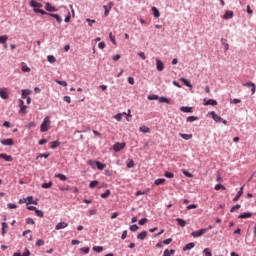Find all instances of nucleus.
I'll return each instance as SVG.
<instances>
[{
	"mask_svg": "<svg viewBox=\"0 0 256 256\" xmlns=\"http://www.w3.org/2000/svg\"><path fill=\"white\" fill-rule=\"evenodd\" d=\"M24 201L26 202V205H33V196H28L27 198H24Z\"/></svg>",
	"mask_w": 256,
	"mask_h": 256,
	"instance_id": "nucleus-28",
	"label": "nucleus"
},
{
	"mask_svg": "<svg viewBox=\"0 0 256 256\" xmlns=\"http://www.w3.org/2000/svg\"><path fill=\"white\" fill-rule=\"evenodd\" d=\"M127 167H128L129 169L135 167V161L129 160L128 163H127Z\"/></svg>",
	"mask_w": 256,
	"mask_h": 256,
	"instance_id": "nucleus-50",
	"label": "nucleus"
},
{
	"mask_svg": "<svg viewBox=\"0 0 256 256\" xmlns=\"http://www.w3.org/2000/svg\"><path fill=\"white\" fill-rule=\"evenodd\" d=\"M47 61H48L49 63H55V61H57V59H56L55 56H53V55H48V56H47Z\"/></svg>",
	"mask_w": 256,
	"mask_h": 256,
	"instance_id": "nucleus-40",
	"label": "nucleus"
},
{
	"mask_svg": "<svg viewBox=\"0 0 256 256\" xmlns=\"http://www.w3.org/2000/svg\"><path fill=\"white\" fill-rule=\"evenodd\" d=\"M156 69L157 71H163L165 69V64L159 59H156Z\"/></svg>",
	"mask_w": 256,
	"mask_h": 256,
	"instance_id": "nucleus-7",
	"label": "nucleus"
},
{
	"mask_svg": "<svg viewBox=\"0 0 256 256\" xmlns=\"http://www.w3.org/2000/svg\"><path fill=\"white\" fill-rule=\"evenodd\" d=\"M146 237H147V231H142L137 235V239H139L140 241L145 240Z\"/></svg>",
	"mask_w": 256,
	"mask_h": 256,
	"instance_id": "nucleus-18",
	"label": "nucleus"
},
{
	"mask_svg": "<svg viewBox=\"0 0 256 256\" xmlns=\"http://www.w3.org/2000/svg\"><path fill=\"white\" fill-rule=\"evenodd\" d=\"M180 111H182L183 113H193V108L189 106H182L180 108Z\"/></svg>",
	"mask_w": 256,
	"mask_h": 256,
	"instance_id": "nucleus-14",
	"label": "nucleus"
},
{
	"mask_svg": "<svg viewBox=\"0 0 256 256\" xmlns=\"http://www.w3.org/2000/svg\"><path fill=\"white\" fill-rule=\"evenodd\" d=\"M242 85H243V87L251 88L252 95H255V91H256L255 83H253V82H246V83H243Z\"/></svg>",
	"mask_w": 256,
	"mask_h": 256,
	"instance_id": "nucleus-5",
	"label": "nucleus"
},
{
	"mask_svg": "<svg viewBox=\"0 0 256 256\" xmlns=\"http://www.w3.org/2000/svg\"><path fill=\"white\" fill-rule=\"evenodd\" d=\"M80 251H82L83 253H85L86 255H88L90 249H89V247H83V248L80 249Z\"/></svg>",
	"mask_w": 256,
	"mask_h": 256,
	"instance_id": "nucleus-60",
	"label": "nucleus"
},
{
	"mask_svg": "<svg viewBox=\"0 0 256 256\" xmlns=\"http://www.w3.org/2000/svg\"><path fill=\"white\" fill-rule=\"evenodd\" d=\"M55 83L61 85L62 87H67V82L61 80H55Z\"/></svg>",
	"mask_w": 256,
	"mask_h": 256,
	"instance_id": "nucleus-48",
	"label": "nucleus"
},
{
	"mask_svg": "<svg viewBox=\"0 0 256 256\" xmlns=\"http://www.w3.org/2000/svg\"><path fill=\"white\" fill-rule=\"evenodd\" d=\"M180 81L186 86L189 87L190 89L193 88V85H191V82L185 78H180Z\"/></svg>",
	"mask_w": 256,
	"mask_h": 256,
	"instance_id": "nucleus-16",
	"label": "nucleus"
},
{
	"mask_svg": "<svg viewBox=\"0 0 256 256\" xmlns=\"http://www.w3.org/2000/svg\"><path fill=\"white\" fill-rule=\"evenodd\" d=\"M124 115H126V121H131L129 118L133 117V115H131V110L130 109H128L127 113L124 114Z\"/></svg>",
	"mask_w": 256,
	"mask_h": 256,
	"instance_id": "nucleus-56",
	"label": "nucleus"
},
{
	"mask_svg": "<svg viewBox=\"0 0 256 256\" xmlns=\"http://www.w3.org/2000/svg\"><path fill=\"white\" fill-rule=\"evenodd\" d=\"M8 209H17V205L13 203H8Z\"/></svg>",
	"mask_w": 256,
	"mask_h": 256,
	"instance_id": "nucleus-63",
	"label": "nucleus"
},
{
	"mask_svg": "<svg viewBox=\"0 0 256 256\" xmlns=\"http://www.w3.org/2000/svg\"><path fill=\"white\" fill-rule=\"evenodd\" d=\"M176 221L180 227H185L187 225V222L182 218H177Z\"/></svg>",
	"mask_w": 256,
	"mask_h": 256,
	"instance_id": "nucleus-22",
	"label": "nucleus"
},
{
	"mask_svg": "<svg viewBox=\"0 0 256 256\" xmlns=\"http://www.w3.org/2000/svg\"><path fill=\"white\" fill-rule=\"evenodd\" d=\"M138 56H140V58L143 59V61H145V59H147V56H145V52H139Z\"/></svg>",
	"mask_w": 256,
	"mask_h": 256,
	"instance_id": "nucleus-62",
	"label": "nucleus"
},
{
	"mask_svg": "<svg viewBox=\"0 0 256 256\" xmlns=\"http://www.w3.org/2000/svg\"><path fill=\"white\" fill-rule=\"evenodd\" d=\"M253 216L251 212H244L238 216V219H249Z\"/></svg>",
	"mask_w": 256,
	"mask_h": 256,
	"instance_id": "nucleus-11",
	"label": "nucleus"
},
{
	"mask_svg": "<svg viewBox=\"0 0 256 256\" xmlns=\"http://www.w3.org/2000/svg\"><path fill=\"white\" fill-rule=\"evenodd\" d=\"M49 129H51V119L49 116H46L40 126V131L41 133H46Z\"/></svg>",
	"mask_w": 256,
	"mask_h": 256,
	"instance_id": "nucleus-1",
	"label": "nucleus"
},
{
	"mask_svg": "<svg viewBox=\"0 0 256 256\" xmlns=\"http://www.w3.org/2000/svg\"><path fill=\"white\" fill-rule=\"evenodd\" d=\"M241 209V206L239 204H236L230 209V213H235V211Z\"/></svg>",
	"mask_w": 256,
	"mask_h": 256,
	"instance_id": "nucleus-44",
	"label": "nucleus"
},
{
	"mask_svg": "<svg viewBox=\"0 0 256 256\" xmlns=\"http://www.w3.org/2000/svg\"><path fill=\"white\" fill-rule=\"evenodd\" d=\"M49 153H46V154H39L36 159H48L49 158Z\"/></svg>",
	"mask_w": 256,
	"mask_h": 256,
	"instance_id": "nucleus-43",
	"label": "nucleus"
},
{
	"mask_svg": "<svg viewBox=\"0 0 256 256\" xmlns=\"http://www.w3.org/2000/svg\"><path fill=\"white\" fill-rule=\"evenodd\" d=\"M8 39L9 37L7 35L0 36V43H2V45H5Z\"/></svg>",
	"mask_w": 256,
	"mask_h": 256,
	"instance_id": "nucleus-33",
	"label": "nucleus"
},
{
	"mask_svg": "<svg viewBox=\"0 0 256 256\" xmlns=\"http://www.w3.org/2000/svg\"><path fill=\"white\" fill-rule=\"evenodd\" d=\"M43 245H45V241L43 239H39L36 241L37 247H43Z\"/></svg>",
	"mask_w": 256,
	"mask_h": 256,
	"instance_id": "nucleus-46",
	"label": "nucleus"
},
{
	"mask_svg": "<svg viewBox=\"0 0 256 256\" xmlns=\"http://www.w3.org/2000/svg\"><path fill=\"white\" fill-rule=\"evenodd\" d=\"M21 69H22L23 73H30L31 72V68H29V66H27V64L24 63V62L21 63Z\"/></svg>",
	"mask_w": 256,
	"mask_h": 256,
	"instance_id": "nucleus-13",
	"label": "nucleus"
},
{
	"mask_svg": "<svg viewBox=\"0 0 256 256\" xmlns=\"http://www.w3.org/2000/svg\"><path fill=\"white\" fill-rule=\"evenodd\" d=\"M55 177L60 181H67V177L64 174H56Z\"/></svg>",
	"mask_w": 256,
	"mask_h": 256,
	"instance_id": "nucleus-39",
	"label": "nucleus"
},
{
	"mask_svg": "<svg viewBox=\"0 0 256 256\" xmlns=\"http://www.w3.org/2000/svg\"><path fill=\"white\" fill-rule=\"evenodd\" d=\"M164 176L167 177L168 179H173V177H175V175L171 172H165Z\"/></svg>",
	"mask_w": 256,
	"mask_h": 256,
	"instance_id": "nucleus-52",
	"label": "nucleus"
},
{
	"mask_svg": "<svg viewBox=\"0 0 256 256\" xmlns=\"http://www.w3.org/2000/svg\"><path fill=\"white\" fill-rule=\"evenodd\" d=\"M152 12L156 19H158V17H161V13H159V9H157V7H152Z\"/></svg>",
	"mask_w": 256,
	"mask_h": 256,
	"instance_id": "nucleus-23",
	"label": "nucleus"
},
{
	"mask_svg": "<svg viewBox=\"0 0 256 256\" xmlns=\"http://www.w3.org/2000/svg\"><path fill=\"white\" fill-rule=\"evenodd\" d=\"M149 221V219H147V218H142V219H140L139 220V225H145L147 222Z\"/></svg>",
	"mask_w": 256,
	"mask_h": 256,
	"instance_id": "nucleus-54",
	"label": "nucleus"
},
{
	"mask_svg": "<svg viewBox=\"0 0 256 256\" xmlns=\"http://www.w3.org/2000/svg\"><path fill=\"white\" fill-rule=\"evenodd\" d=\"M138 230H139V226H137V224H134V225L130 226V231L135 232V231H138Z\"/></svg>",
	"mask_w": 256,
	"mask_h": 256,
	"instance_id": "nucleus-55",
	"label": "nucleus"
},
{
	"mask_svg": "<svg viewBox=\"0 0 256 256\" xmlns=\"http://www.w3.org/2000/svg\"><path fill=\"white\" fill-rule=\"evenodd\" d=\"M204 105H212V107H215V105H217V100L209 99L204 103Z\"/></svg>",
	"mask_w": 256,
	"mask_h": 256,
	"instance_id": "nucleus-24",
	"label": "nucleus"
},
{
	"mask_svg": "<svg viewBox=\"0 0 256 256\" xmlns=\"http://www.w3.org/2000/svg\"><path fill=\"white\" fill-rule=\"evenodd\" d=\"M20 113H23L24 115L27 114V106L26 105L20 107Z\"/></svg>",
	"mask_w": 256,
	"mask_h": 256,
	"instance_id": "nucleus-58",
	"label": "nucleus"
},
{
	"mask_svg": "<svg viewBox=\"0 0 256 256\" xmlns=\"http://www.w3.org/2000/svg\"><path fill=\"white\" fill-rule=\"evenodd\" d=\"M26 223L27 225H35V220H33V218H27Z\"/></svg>",
	"mask_w": 256,
	"mask_h": 256,
	"instance_id": "nucleus-53",
	"label": "nucleus"
},
{
	"mask_svg": "<svg viewBox=\"0 0 256 256\" xmlns=\"http://www.w3.org/2000/svg\"><path fill=\"white\" fill-rule=\"evenodd\" d=\"M208 231H209V229L203 228V229L192 232L191 235H192V237L197 238V237H201V236L205 235V233H207Z\"/></svg>",
	"mask_w": 256,
	"mask_h": 256,
	"instance_id": "nucleus-3",
	"label": "nucleus"
},
{
	"mask_svg": "<svg viewBox=\"0 0 256 256\" xmlns=\"http://www.w3.org/2000/svg\"><path fill=\"white\" fill-rule=\"evenodd\" d=\"M93 251H95L96 253H102L103 246H94Z\"/></svg>",
	"mask_w": 256,
	"mask_h": 256,
	"instance_id": "nucleus-42",
	"label": "nucleus"
},
{
	"mask_svg": "<svg viewBox=\"0 0 256 256\" xmlns=\"http://www.w3.org/2000/svg\"><path fill=\"white\" fill-rule=\"evenodd\" d=\"M35 213H36L37 217H43V215H44L43 211H41V210H39L37 208L35 210Z\"/></svg>",
	"mask_w": 256,
	"mask_h": 256,
	"instance_id": "nucleus-57",
	"label": "nucleus"
},
{
	"mask_svg": "<svg viewBox=\"0 0 256 256\" xmlns=\"http://www.w3.org/2000/svg\"><path fill=\"white\" fill-rule=\"evenodd\" d=\"M95 164H96L97 169H99V171H103V169H105V167H107L106 164H103L99 161H96Z\"/></svg>",
	"mask_w": 256,
	"mask_h": 256,
	"instance_id": "nucleus-19",
	"label": "nucleus"
},
{
	"mask_svg": "<svg viewBox=\"0 0 256 256\" xmlns=\"http://www.w3.org/2000/svg\"><path fill=\"white\" fill-rule=\"evenodd\" d=\"M188 211H191V209H197V204H190L187 206Z\"/></svg>",
	"mask_w": 256,
	"mask_h": 256,
	"instance_id": "nucleus-61",
	"label": "nucleus"
},
{
	"mask_svg": "<svg viewBox=\"0 0 256 256\" xmlns=\"http://www.w3.org/2000/svg\"><path fill=\"white\" fill-rule=\"evenodd\" d=\"M0 159H5L8 162L13 161V156L7 154H0Z\"/></svg>",
	"mask_w": 256,
	"mask_h": 256,
	"instance_id": "nucleus-15",
	"label": "nucleus"
},
{
	"mask_svg": "<svg viewBox=\"0 0 256 256\" xmlns=\"http://www.w3.org/2000/svg\"><path fill=\"white\" fill-rule=\"evenodd\" d=\"M53 187V182L43 183L42 189H51Z\"/></svg>",
	"mask_w": 256,
	"mask_h": 256,
	"instance_id": "nucleus-27",
	"label": "nucleus"
},
{
	"mask_svg": "<svg viewBox=\"0 0 256 256\" xmlns=\"http://www.w3.org/2000/svg\"><path fill=\"white\" fill-rule=\"evenodd\" d=\"M36 125L37 124L35 122H30V123H28V125L26 127H27V129H31V128L35 127Z\"/></svg>",
	"mask_w": 256,
	"mask_h": 256,
	"instance_id": "nucleus-64",
	"label": "nucleus"
},
{
	"mask_svg": "<svg viewBox=\"0 0 256 256\" xmlns=\"http://www.w3.org/2000/svg\"><path fill=\"white\" fill-rule=\"evenodd\" d=\"M158 100H159V103H169V100L166 97H163V96L158 98Z\"/></svg>",
	"mask_w": 256,
	"mask_h": 256,
	"instance_id": "nucleus-51",
	"label": "nucleus"
},
{
	"mask_svg": "<svg viewBox=\"0 0 256 256\" xmlns=\"http://www.w3.org/2000/svg\"><path fill=\"white\" fill-rule=\"evenodd\" d=\"M171 255H175V250H170L166 249L163 253V256H171Z\"/></svg>",
	"mask_w": 256,
	"mask_h": 256,
	"instance_id": "nucleus-32",
	"label": "nucleus"
},
{
	"mask_svg": "<svg viewBox=\"0 0 256 256\" xmlns=\"http://www.w3.org/2000/svg\"><path fill=\"white\" fill-rule=\"evenodd\" d=\"M233 17V11H226L224 14V19H232Z\"/></svg>",
	"mask_w": 256,
	"mask_h": 256,
	"instance_id": "nucleus-36",
	"label": "nucleus"
},
{
	"mask_svg": "<svg viewBox=\"0 0 256 256\" xmlns=\"http://www.w3.org/2000/svg\"><path fill=\"white\" fill-rule=\"evenodd\" d=\"M155 185H163V183H165V179L163 178H159L155 180Z\"/></svg>",
	"mask_w": 256,
	"mask_h": 256,
	"instance_id": "nucleus-45",
	"label": "nucleus"
},
{
	"mask_svg": "<svg viewBox=\"0 0 256 256\" xmlns=\"http://www.w3.org/2000/svg\"><path fill=\"white\" fill-rule=\"evenodd\" d=\"M139 131L141 132V133H150V129H149V127H147V126H141L140 128H139Z\"/></svg>",
	"mask_w": 256,
	"mask_h": 256,
	"instance_id": "nucleus-29",
	"label": "nucleus"
},
{
	"mask_svg": "<svg viewBox=\"0 0 256 256\" xmlns=\"http://www.w3.org/2000/svg\"><path fill=\"white\" fill-rule=\"evenodd\" d=\"M30 7H33V9H41V7H43V4H41L35 0H32L30 2Z\"/></svg>",
	"mask_w": 256,
	"mask_h": 256,
	"instance_id": "nucleus-10",
	"label": "nucleus"
},
{
	"mask_svg": "<svg viewBox=\"0 0 256 256\" xmlns=\"http://www.w3.org/2000/svg\"><path fill=\"white\" fill-rule=\"evenodd\" d=\"M193 247H195V243L190 242V243H188V244L184 247V251H189V250L193 249Z\"/></svg>",
	"mask_w": 256,
	"mask_h": 256,
	"instance_id": "nucleus-30",
	"label": "nucleus"
},
{
	"mask_svg": "<svg viewBox=\"0 0 256 256\" xmlns=\"http://www.w3.org/2000/svg\"><path fill=\"white\" fill-rule=\"evenodd\" d=\"M157 99H159V96H157V95H149L148 96L149 101H157Z\"/></svg>",
	"mask_w": 256,
	"mask_h": 256,
	"instance_id": "nucleus-49",
	"label": "nucleus"
},
{
	"mask_svg": "<svg viewBox=\"0 0 256 256\" xmlns=\"http://www.w3.org/2000/svg\"><path fill=\"white\" fill-rule=\"evenodd\" d=\"M0 97H1V99H9V89L8 88H0Z\"/></svg>",
	"mask_w": 256,
	"mask_h": 256,
	"instance_id": "nucleus-4",
	"label": "nucleus"
},
{
	"mask_svg": "<svg viewBox=\"0 0 256 256\" xmlns=\"http://www.w3.org/2000/svg\"><path fill=\"white\" fill-rule=\"evenodd\" d=\"M162 243L164 245H170V243H173V239L172 238H168V239L164 240Z\"/></svg>",
	"mask_w": 256,
	"mask_h": 256,
	"instance_id": "nucleus-59",
	"label": "nucleus"
},
{
	"mask_svg": "<svg viewBox=\"0 0 256 256\" xmlns=\"http://www.w3.org/2000/svg\"><path fill=\"white\" fill-rule=\"evenodd\" d=\"M199 120V118L197 117V116H189L187 119H186V121L188 122V123H193V121H198Z\"/></svg>",
	"mask_w": 256,
	"mask_h": 256,
	"instance_id": "nucleus-34",
	"label": "nucleus"
},
{
	"mask_svg": "<svg viewBox=\"0 0 256 256\" xmlns=\"http://www.w3.org/2000/svg\"><path fill=\"white\" fill-rule=\"evenodd\" d=\"M28 95H31V90L29 89L22 90V99H27Z\"/></svg>",
	"mask_w": 256,
	"mask_h": 256,
	"instance_id": "nucleus-21",
	"label": "nucleus"
},
{
	"mask_svg": "<svg viewBox=\"0 0 256 256\" xmlns=\"http://www.w3.org/2000/svg\"><path fill=\"white\" fill-rule=\"evenodd\" d=\"M243 189H244V186H242L240 188V190L238 191L237 195L233 198V201H239V199H241V196L243 195Z\"/></svg>",
	"mask_w": 256,
	"mask_h": 256,
	"instance_id": "nucleus-12",
	"label": "nucleus"
},
{
	"mask_svg": "<svg viewBox=\"0 0 256 256\" xmlns=\"http://www.w3.org/2000/svg\"><path fill=\"white\" fill-rule=\"evenodd\" d=\"M98 185H99V181L94 180L90 182L89 187L90 189H95V187H97Z\"/></svg>",
	"mask_w": 256,
	"mask_h": 256,
	"instance_id": "nucleus-35",
	"label": "nucleus"
},
{
	"mask_svg": "<svg viewBox=\"0 0 256 256\" xmlns=\"http://www.w3.org/2000/svg\"><path fill=\"white\" fill-rule=\"evenodd\" d=\"M180 137H182V139H185V141H189V139H193V134L180 133Z\"/></svg>",
	"mask_w": 256,
	"mask_h": 256,
	"instance_id": "nucleus-20",
	"label": "nucleus"
},
{
	"mask_svg": "<svg viewBox=\"0 0 256 256\" xmlns=\"http://www.w3.org/2000/svg\"><path fill=\"white\" fill-rule=\"evenodd\" d=\"M66 227H69V224L66 222H59L56 226L55 229L56 231H60V229H66Z\"/></svg>",
	"mask_w": 256,
	"mask_h": 256,
	"instance_id": "nucleus-8",
	"label": "nucleus"
},
{
	"mask_svg": "<svg viewBox=\"0 0 256 256\" xmlns=\"http://www.w3.org/2000/svg\"><path fill=\"white\" fill-rule=\"evenodd\" d=\"M215 191H225V186H223L222 184H217L215 187H214Z\"/></svg>",
	"mask_w": 256,
	"mask_h": 256,
	"instance_id": "nucleus-38",
	"label": "nucleus"
},
{
	"mask_svg": "<svg viewBox=\"0 0 256 256\" xmlns=\"http://www.w3.org/2000/svg\"><path fill=\"white\" fill-rule=\"evenodd\" d=\"M123 115H127V112H123V113H118L114 116V119H116V121H121V119H123Z\"/></svg>",
	"mask_w": 256,
	"mask_h": 256,
	"instance_id": "nucleus-25",
	"label": "nucleus"
},
{
	"mask_svg": "<svg viewBox=\"0 0 256 256\" xmlns=\"http://www.w3.org/2000/svg\"><path fill=\"white\" fill-rule=\"evenodd\" d=\"M111 196V190H106L105 193L101 194L102 199H107V197Z\"/></svg>",
	"mask_w": 256,
	"mask_h": 256,
	"instance_id": "nucleus-37",
	"label": "nucleus"
},
{
	"mask_svg": "<svg viewBox=\"0 0 256 256\" xmlns=\"http://www.w3.org/2000/svg\"><path fill=\"white\" fill-rule=\"evenodd\" d=\"M203 253L205 256H213V254L211 253V249L209 248H205Z\"/></svg>",
	"mask_w": 256,
	"mask_h": 256,
	"instance_id": "nucleus-47",
	"label": "nucleus"
},
{
	"mask_svg": "<svg viewBox=\"0 0 256 256\" xmlns=\"http://www.w3.org/2000/svg\"><path fill=\"white\" fill-rule=\"evenodd\" d=\"M50 17H53L54 19H56V21L58 23H62L63 19H61V16H59L58 14H49Z\"/></svg>",
	"mask_w": 256,
	"mask_h": 256,
	"instance_id": "nucleus-31",
	"label": "nucleus"
},
{
	"mask_svg": "<svg viewBox=\"0 0 256 256\" xmlns=\"http://www.w3.org/2000/svg\"><path fill=\"white\" fill-rule=\"evenodd\" d=\"M1 144L4 146H12V145H15V142L13 141V139L8 138V139L2 140Z\"/></svg>",
	"mask_w": 256,
	"mask_h": 256,
	"instance_id": "nucleus-9",
	"label": "nucleus"
},
{
	"mask_svg": "<svg viewBox=\"0 0 256 256\" xmlns=\"http://www.w3.org/2000/svg\"><path fill=\"white\" fill-rule=\"evenodd\" d=\"M45 9H46V11H51V12L57 11V8H55L54 6H52L50 3H46V4H45Z\"/></svg>",
	"mask_w": 256,
	"mask_h": 256,
	"instance_id": "nucleus-17",
	"label": "nucleus"
},
{
	"mask_svg": "<svg viewBox=\"0 0 256 256\" xmlns=\"http://www.w3.org/2000/svg\"><path fill=\"white\" fill-rule=\"evenodd\" d=\"M59 145H61V142H59V141H52V142L50 143V147H51L52 149H57V147H59Z\"/></svg>",
	"mask_w": 256,
	"mask_h": 256,
	"instance_id": "nucleus-26",
	"label": "nucleus"
},
{
	"mask_svg": "<svg viewBox=\"0 0 256 256\" xmlns=\"http://www.w3.org/2000/svg\"><path fill=\"white\" fill-rule=\"evenodd\" d=\"M209 115L216 123L223 122L224 125H227V120H224L221 116L217 115L215 111L209 112Z\"/></svg>",
	"mask_w": 256,
	"mask_h": 256,
	"instance_id": "nucleus-2",
	"label": "nucleus"
},
{
	"mask_svg": "<svg viewBox=\"0 0 256 256\" xmlns=\"http://www.w3.org/2000/svg\"><path fill=\"white\" fill-rule=\"evenodd\" d=\"M104 15L107 17L109 15V11H111V6L104 5Z\"/></svg>",
	"mask_w": 256,
	"mask_h": 256,
	"instance_id": "nucleus-41",
	"label": "nucleus"
},
{
	"mask_svg": "<svg viewBox=\"0 0 256 256\" xmlns=\"http://www.w3.org/2000/svg\"><path fill=\"white\" fill-rule=\"evenodd\" d=\"M113 149L116 153H118V151H122V149H125V143H116L114 144Z\"/></svg>",
	"mask_w": 256,
	"mask_h": 256,
	"instance_id": "nucleus-6",
	"label": "nucleus"
}]
</instances>
